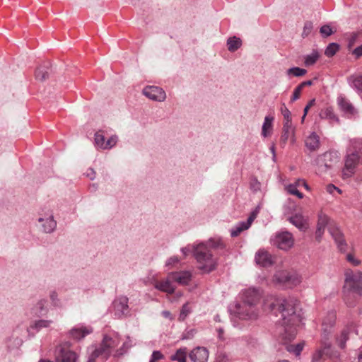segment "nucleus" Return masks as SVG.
Here are the masks:
<instances>
[{
	"label": "nucleus",
	"instance_id": "nucleus-21",
	"mask_svg": "<svg viewBox=\"0 0 362 362\" xmlns=\"http://www.w3.org/2000/svg\"><path fill=\"white\" fill-rule=\"evenodd\" d=\"M328 339L322 338L321 339V349L315 351L313 355V362H320L323 358V356L326 354V351L330 348V343L327 341Z\"/></svg>",
	"mask_w": 362,
	"mask_h": 362
},
{
	"label": "nucleus",
	"instance_id": "nucleus-39",
	"mask_svg": "<svg viewBox=\"0 0 362 362\" xmlns=\"http://www.w3.org/2000/svg\"><path fill=\"white\" fill-rule=\"evenodd\" d=\"M322 117L329 119L331 121H335L337 122H339V119L337 117V115L334 113L333 109L332 107L326 108Z\"/></svg>",
	"mask_w": 362,
	"mask_h": 362
},
{
	"label": "nucleus",
	"instance_id": "nucleus-2",
	"mask_svg": "<svg viewBox=\"0 0 362 362\" xmlns=\"http://www.w3.org/2000/svg\"><path fill=\"white\" fill-rule=\"evenodd\" d=\"M224 245L220 239L211 238L206 243L192 246L193 254L197 259L198 268L204 273H209L216 268L217 262L213 257L211 249L223 248Z\"/></svg>",
	"mask_w": 362,
	"mask_h": 362
},
{
	"label": "nucleus",
	"instance_id": "nucleus-44",
	"mask_svg": "<svg viewBox=\"0 0 362 362\" xmlns=\"http://www.w3.org/2000/svg\"><path fill=\"white\" fill-rule=\"evenodd\" d=\"M287 191L291 194L297 196L299 199H302L303 197V193H301L297 189L296 185H289L287 187Z\"/></svg>",
	"mask_w": 362,
	"mask_h": 362
},
{
	"label": "nucleus",
	"instance_id": "nucleus-28",
	"mask_svg": "<svg viewBox=\"0 0 362 362\" xmlns=\"http://www.w3.org/2000/svg\"><path fill=\"white\" fill-rule=\"evenodd\" d=\"M49 67L47 66H39L35 71L36 79L43 81L48 78L49 75Z\"/></svg>",
	"mask_w": 362,
	"mask_h": 362
},
{
	"label": "nucleus",
	"instance_id": "nucleus-54",
	"mask_svg": "<svg viewBox=\"0 0 362 362\" xmlns=\"http://www.w3.org/2000/svg\"><path fill=\"white\" fill-rule=\"evenodd\" d=\"M250 187L253 191H257L260 189V182L256 178H252L250 182Z\"/></svg>",
	"mask_w": 362,
	"mask_h": 362
},
{
	"label": "nucleus",
	"instance_id": "nucleus-59",
	"mask_svg": "<svg viewBox=\"0 0 362 362\" xmlns=\"http://www.w3.org/2000/svg\"><path fill=\"white\" fill-rule=\"evenodd\" d=\"M325 229L317 227V230L315 232L316 239L320 241L323 233H324Z\"/></svg>",
	"mask_w": 362,
	"mask_h": 362
},
{
	"label": "nucleus",
	"instance_id": "nucleus-36",
	"mask_svg": "<svg viewBox=\"0 0 362 362\" xmlns=\"http://www.w3.org/2000/svg\"><path fill=\"white\" fill-rule=\"evenodd\" d=\"M306 73H307V71L305 69H301L299 67H292V68L288 69L286 71L287 75H288V76L292 75V76H297V77L303 76Z\"/></svg>",
	"mask_w": 362,
	"mask_h": 362
},
{
	"label": "nucleus",
	"instance_id": "nucleus-58",
	"mask_svg": "<svg viewBox=\"0 0 362 362\" xmlns=\"http://www.w3.org/2000/svg\"><path fill=\"white\" fill-rule=\"evenodd\" d=\"M353 54H354L356 57H360L362 56V45L361 46L355 48L353 52Z\"/></svg>",
	"mask_w": 362,
	"mask_h": 362
},
{
	"label": "nucleus",
	"instance_id": "nucleus-42",
	"mask_svg": "<svg viewBox=\"0 0 362 362\" xmlns=\"http://www.w3.org/2000/svg\"><path fill=\"white\" fill-rule=\"evenodd\" d=\"M190 312H191V308H190L189 304L188 303L184 304L183 306L182 307L179 320L180 321H183L185 320V318H186L188 316V315L190 313Z\"/></svg>",
	"mask_w": 362,
	"mask_h": 362
},
{
	"label": "nucleus",
	"instance_id": "nucleus-24",
	"mask_svg": "<svg viewBox=\"0 0 362 362\" xmlns=\"http://www.w3.org/2000/svg\"><path fill=\"white\" fill-rule=\"evenodd\" d=\"M338 105L340 109L346 114L354 115L355 112V109L352 104L346 100L345 98L341 96L339 97L337 99Z\"/></svg>",
	"mask_w": 362,
	"mask_h": 362
},
{
	"label": "nucleus",
	"instance_id": "nucleus-23",
	"mask_svg": "<svg viewBox=\"0 0 362 362\" xmlns=\"http://www.w3.org/2000/svg\"><path fill=\"white\" fill-rule=\"evenodd\" d=\"M93 332L91 327H83L81 328H74L71 331V337L76 340H81L86 335L90 334Z\"/></svg>",
	"mask_w": 362,
	"mask_h": 362
},
{
	"label": "nucleus",
	"instance_id": "nucleus-16",
	"mask_svg": "<svg viewBox=\"0 0 362 362\" xmlns=\"http://www.w3.org/2000/svg\"><path fill=\"white\" fill-rule=\"evenodd\" d=\"M154 286L158 291L168 294L173 293L175 288L173 279L170 278V274L168 275L165 279L156 281Z\"/></svg>",
	"mask_w": 362,
	"mask_h": 362
},
{
	"label": "nucleus",
	"instance_id": "nucleus-63",
	"mask_svg": "<svg viewBox=\"0 0 362 362\" xmlns=\"http://www.w3.org/2000/svg\"><path fill=\"white\" fill-rule=\"evenodd\" d=\"M190 252V249L189 247H185L182 249V252L187 255Z\"/></svg>",
	"mask_w": 362,
	"mask_h": 362
},
{
	"label": "nucleus",
	"instance_id": "nucleus-37",
	"mask_svg": "<svg viewBox=\"0 0 362 362\" xmlns=\"http://www.w3.org/2000/svg\"><path fill=\"white\" fill-rule=\"evenodd\" d=\"M339 47L337 43H330L327 47L325 51V54L328 57H331L337 53V52L339 50Z\"/></svg>",
	"mask_w": 362,
	"mask_h": 362
},
{
	"label": "nucleus",
	"instance_id": "nucleus-32",
	"mask_svg": "<svg viewBox=\"0 0 362 362\" xmlns=\"http://www.w3.org/2000/svg\"><path fill=\"white\" fill-rule=\"evenodd\" d=\"M250 228L249 226L247 225L246 222H240L238 223L230 231V235L232 237H237L239 235L243 230H247Z\"/></svg>",
	"mask_w": 362,
	"mask_h": 362
},
{
	"label": "nucleus",
	"instance_id": "nucleus-48",
	"mask_svg": "<svg viewBox=\"0 0 362 362\" xmlns=\"http://www.w3.org/2000/svg\"><path fill=\"white\" fill-rule=\"evenodd\" d=\"M302 90H303V88L298 85L293 90V95L291 98V102H294L296 101V100H298L300 96V94H301V92H302Z\"/></svg>",
	"mask_w": 362,
	"mask_h": 362
},
{
	"label": "nucleus",
	"instance_id": "nucleus-25",
	"mask_svg": "<svg viewBox=\"0 0 362 362\" xmlns=\"http://www.w3.org/2000/svg\"><path fill=\"white\" fill-rule=\"evenodd\" d=\"M188 354L187 348H180L173 354L170 355V359L173 361L187 362Z\"/></svg>",
	"mask_w": 362,
	"mask_h": 362
},
{
	"label": "nucleus",
	"instance_id": "nucleus-41",
	"mask_svg": "<svg viewBox=\"0 0 362 362\" xmlns=\"http://www.w3.org/2000/svg\"><path fill=\"white\" fill-rule=\"evenodd\" d=\"M328 221H329V217L327 215L321 213L318 216V221H317V227L325 229L326 226L328 223Z\"/></svg>",
	"mask_w": 362,
	"mask_h": 362
},
{
	"label": "nucleus",
	"instance_id": "nucleus-45",
	"mask_svg": "<svg viewBox=\"0 0 362 362\" xmlns=\"http://www.w3.org/2000/svg\"><path fill=\"white\" fill-rule=\"evenodd\" d=\"M313 28V23L310 21H306L304 24L302 36L303 37L308 36L311 33Z\"/></svg>",
	"mask_w": 362,
	"mask_h": 362
},
{
	"label": "nucleus",
	"instance_id": "nucleus-8",
	"mask_svg": "<svg viewBox=\"0 0 362 362\" xmlns=\"http://www.w3.org/2000/svg\"><path fill=\"white\" fill-rule=\"evenodd\" d=\"M362 158L354 153L347 152V155L344 160V168L342 174L344 177H350L356 170L357 165Z\"/></svg>",
	"mask_w": 362,
	"mask_h": 362
},
{
	"label": "nucleus",
	"instance_id": "nucleus-38",
	"mask_svg": "<svg viewBox=\"0 0 362 362\" xmlns=\"http://www.w3.org/2000/svg\"><path fill=\"white\" fill-rule=\"evenodd\" d=\"M230 356L223 351H218L215 362H230Z\"/></svg>",
	"mask_w": 362,
	"mask_h": 362
},
{
	"label": "nucleus",
	"instance_id": "nucleus-57",
	"mask_svg": "<svg viewBox=\"0 0 362 362\" xmlns=\"http://www.w3.org/2000/svg\"><path fill=\"white\" fill-rule=\"evenodd\" d=\"M315 99H313V100L309 101V103L307 104V105L304 108V111H303L304 112V117L306 116L308 110H310V108L311 107H313L315 105Z\"/></svg>",
	"mask_w": 362,
	"mask_h": 362
},
{
	"label": "nucleus",
	"instance_id": "nucleus-26",
	"mask_svg": "<svg viewBox=\"0 0 362 362\" xmlns=\"http://www.w3.org/2000/svg\"><path fill=\"white\" fill-rule=\"evenodd\" d=\"M348 152L356 154L362 158V139H354L351 140Z\"/></svg>",
	"mask_w": 362,
	"mask_h": 362
},
{
	"label": "nucleus",
	"instance_id": "nucleus-51",
	"mask_svg": "<svg viewBox=\"0 0 362 362\" xmlns=\"http://www.w3.org/2000/svg\"><path fill=\"white\" fill-rule=\"evenodd\" d=\"M163 358V355L159 351H154L151 355L150 362H156Z\"/></svg>",
	"mask_w": 362,
	"mask_h": 362
},
{
	"label": "nucleus",
	"instance_id": "nucleus-18",
	"mask_svg": "<svg viewBox=\"0 0 362 362\" xmlns=\"http://www.w3.org/2000/svg\"><path fill=\"white\" fill-rule=\"evenodd\" d=\"M170 278H173L174 284L186 285L191 281L192 274L188 271H180L170 273Z\"/></svg>",
	"mask_w": 362,
	"mask_h": 362
},
{
	"label": "nucleus",
	"instance_id": "nucleus-47",
	"mask_svg": "<svg viewBox=\"0 0 362 362\" xmlns=\"http://www.w3.org/2000/svg\"><path fill=\"white\" fill-rule=\"evenodd\" d=\"M320 32L324 37H328L332 34V30L328 25L322 26L320 28Z\"/></svg>",
	"mask_w": 362,
	"mask_h": 362
},
{
	"label": "nucleus",
	"instance_id": "nucleus-3",
	"mask_svg": "<svg viewBox=\"0 0 362 362\" xmlns=\"http://www.w3.org/2000/svg\"><path fill=\"white\" fill-rule=\"evenodd\" d=\"M252 296H246L245 298L235 303L230 308L232 315L242 320H253L257 317L254 300Z\"/></svg>",
	"mask_w": 362,
	"mask_h": 362
},
{
	"label": "nucleus",
	"instance_id": "nucleus-34",
	"mask_svg": "<svg viewBox=\"0 0 362 362\" xmlns=\"http://www.w3.org/2000/svg\"><path fill=\"white\" fill-rule=\"evenodd\" d=\"M353 87H354L358 91L362 92V76H352L349 78Z\"/></svg>",
	"mask_w": 362,
	"mask_h": 362
},
{
	"label": "nucleus",
	"instance_id": "nucleus-4",
	"mask_svg": "<svg viewBox=\"0 0 362 362\" xmlns=\"http://www.w3.org/2000/svg\"><path fill=\"white\" fill-rule=\"evenodd\" d=\"M119 343L117 335L113 337L104 336L100 348L95 349L88 362H94L95 358L101 357L103 360L107 359L110 355L112 349L116 348Z\"/></svg>",
	"mask_w": 362,
	"mask_h": 362
},
{
	"label": "nucleus",
	"instance_id": "nucleus-15",
	"mask_svg": "<svg viewBox=\"0 0 362 362\" xmlns=\"http://www.w3.org/2000/svg\"><path fill=\"white\" fill-rule=\"evenodd\" d=\"M128 298L126 296H121L113 301V308H115V315L120 317L125 316L128 313Z\"/></svg>",
	"mask_w": 362,
	"mask_h": 362
},
{
	"label": "nucleus",
	"instance_id": "nucleus-55",
	"mask_svg": "<svg viewBox=\"0 0 362 362\" xmlns=\"http://www.w3.org/2000/svg\"><path fill=\"white\" fill-rule=\"evenodd\" d=\"M283 130L284 131V130H287V131L294 132V129H293V128L292 127L291 119H290V120H284Z\"/></svg>",
	"mask_w": 362,
	"mask_h": 362
},
{
	"label": "nucleus",
	"instance_id": "nucleus-50",
	"mask_svg": "<svg viewBox=\"0 0 362 362\" xmlns=\"http://www.w3.org/2000/svg\"><path fill=\"white\" fill-rule=\"evenodd\" d=\"M281 114L284 116V120H290L291 119V112L286 107L285 104H283L281 107Z\"/></svg>",
	"mask_w": 362,
	"mask_h": 362
},
{
	"label": "nucleus",
	"instance_id": "nucleus-22",
	"mask_svg": "<svg viewBox=\"0 0 362 362\" xmlns=\"http://www.w3.org/2000/svg\"><path fill=\"white\" fill-rule=\"evenodd\" d=\"M305 145L310 151H317L320 145L319 136L316 133L313 132L305 139Z\"/></svg>",
	"mask_w": 362,
	"mask_h": 362
},
{
	"label": "nucleus",
	"instance_id": "nucleus-7",
	"mask_svg": "<svg viewBox=\"0 0 362 362\" xmlns=\"http://www.w3.org/2000/svg\"><path fill=\"white\" fill-rule=\"evenodd\" d=\"M344 289L345 292L362 293V273L348 269L345 272Z\"/></svg>",
	"mask_w": 362,
	"mask_h": 362
},
{
	"label": "nucleus",
	"instance_id": "nucleus-49",
	"mask_svg": "<svg viewBox=\"0 0 362 362\" xmlns=\"http://www.w3.org/2000/svg\"><path fill=\"white\" fill-rule=\"evenodd\" d=\"M259 207H257L253 211L251 212L250 216L248 217L246 223L247 225L250 226L252 223L254 221V220L256 218L257 214H259Z\"/></svg>",
	"mask_w": 362,
	"mask_h": 362
},
{
	"label": "nucleus",
	"instance_id": "nucleus-33",
	"mask_svg": "<svg viewBox=\"0 0 362 362\" xmlns=\"http://www.w3.org/2000/svg\"><path fill=\"white\" fill-rule=\"evenodd\" d=\"M95 144L98 148L104 150L105 138L102 131H98L95 134Z\"/></svg>",
	"mask_w": 362,
	"mask_h": 362
},
{
	"label": "nucleus",
	"instance_id": "nucleus-40",
	"mask_svg": "<svg viewBox=\"0 0 362 362\" xmlns=\"http://www.w3.org/2000/svg\"><path fill=\"white\" fill-rule=\"evenodd\" d=\"M360 33H352L348 40V47L351 49L357 42H360Z\"/></svg>",
	"mask_w": 362,
	"mask_h": 362
},
{
	"label": "nucleus",
	"instance_id": "nucleus-61",
	"mask_svg": "<svg viewBox=\"0 0 362 362\" xmlns=\"http://www.w3.org/2000/svg\"><path fill=\"white\" fill-rule=\"evenodd\" d=\"M312 84H313V81L308 80V81L302 82L299 85L303 88L304 87H305L307 86H311Z\"/></svg>",
	"mask_w": 362,
	"mask_h": 362
},
{
	"label": "nucleus",
	"instance_id": "nucleus-56",
	"mask_svg": "<svg viewBox=\"0 0 362 362\" xmlns=\"http://www.w3.org/2000/svg\"><path fill=\"white\" fill-rule=\"evenodd\" d=\"M129 347V346L127 344V343L124 342L123 344V347L119 348V349L117 350L116 355H117V356L123 355L124 354V352L126 351L127 349H128Z\"/></svg>",
	"mask_w": 362,
	"mask_h": 362
},
{
	"label": "nucleus",
	"instance_id": "nucleus-60",
	"mask_svg": "<svg viewBox=\"0 0 362 362\" xmlns=\"http://www.w3.org/2000/svg\"><path fill=\"white\" fill-rule=\"evenodd\" d=\"M178 262H179L178 258H177V257H170V258L168 260V262H167L166 264H167V265H171V264H175V263H177Z\"/></svg>",
	"mask_w": 362,
	"mask_h": 362
},
{
	"label": "nucleus",
	"instance_id": "nucleus-43",
	"mask_svg": "<svg viewBox=\"0 0 362 362\" xmlns=\"http://www.w3.org/2000/svg\"><path fill=\"white\" fill-rule=\"evenodd\" d=\"M118 141V137L116 135H113L110 137L105 144L104 150L110 149L115 146Z\"/></svg>",
	"mask_w": 362,
	"mask_h": 362
},
{
	"label": "nucleus",
	"instance_id": "nucleus-31",
	"mask_svg": "<svg viewBox=\"0 0 362 362\" xmlns=\"http://www.w3.org/2000/svg\"><path fill=\"white\" fill-rule=\"evenodd\" d=\"M320 55L317 50H313L311 54H307L304 57V64L306 66L313 65L318 59Z\"/></svg>",
	"mask_w": 362,
	"mask_h": 362
},
{
	"label": "nucleus",
	"instance_id": "nucleus-20",
	"mask_svg": "<svg viewBox=\"0 0 362 362\" xmlns=\"http://www.w3.org/2000/svg\"><path fill=\"white\" fill-rule=\"evenodd\" d=\"M38 222L42 223L43 231L47 233H52L57 227V222L54 219L52 215H50L45 218H39Z\"/></svg>",
	"mask_w": 362,
	"mask_h": 362
},
{
	"label": "nucleus",
	"instance_id": "nucleus-17",
	"mask_svg": "<svg viewBox=\"0 0 362 362\" xmlns=\"http://www.w3.org/2000/svg\"><path fill=\"white\" fill-rule=\"evenodd\" d=\"M255 261L257 264L264 267L271 266L274 263L272 255L264 250H259L256 253Z\"/></svg>",
	"mask_w": 362,
	"mask_h": 362
},
{
	"label": "nucleus",
	"instance_id": "nucleus-62",
	"mask_svg": "<svg viewBox=\"0 0 362 362\" xmlns=\"http://www.w3.org/2000/svg\"><path fill=\"white\" fill-rule=\"evenodd\" d=\"M87 176L90 177V180H93L95 177V173L93 169L90 170V173H87Z\"/></svg>",
	"mask_w": 362,
	"mask_h": 362
},
{
	"label": "nucleus",
	"instance_id": "nucleus-14",
	"mask_svg": "<svg viewBox=\"0 0 362 362\" xmlns=\"http://www.w3.org/2000/svg\"><path fill=\"white\" fill-rule=\"evenodd\" d=\"M188 356L190 362H207L209 352L206 348L197 347L190 351Z\"/></svg>",
	"mask_w": 362,
	"mask_h": 362
},
{
	"label": "nucleus",
	"instance_id": "nucleus-9",
	"mask_svg": "<svg viewBox=\"0 0 362 362\" xmlns=\"http://www.w3.org/2000/svg\"><path fill=\"white\" fill-rule=\"evenodd\" d=\"M57 362H76V354L67 345H61L55 351Z\"/></svg>",
	"mask_w": 362,
	"mask_h": 362
},
{
	"label": "nucleus",
	"instance_id": "nucleus-19",
	"mask_svg": "<svg viewBox=\"0 0 362 362\" xmlns=\"http://www.w3.org/2000/svg\"><path fill=\"white\" fill-rule=\"evenodd\" d=\"M354 325L353 324H351L347 325L340 332L339 335H338L337 337V343L339 347H340L341 349H345L346 341L349 339V333L354 332Z\"/></svg>",
	"mask_w": 362,
	"mask_h": 362
},
{
	"label": "nucleus",
	"instance_id": "nucleus-30",
	"mask_svg": "<svg viewBox=\"0 0 362 362\" xmlns=\"http://www.w3.org/2000/svg\"><path fill=\"white\" fill-rule=\"evenodd\" d=\"M227 45L230 52H235L241 46V40L236 37H230L227 41Z\"/></svg>",
	"mask_w": 362,
	"mask_h": 362
},
{
	"label": "nucleus",
	"instance_id": "nucleus-27",
	"mask_svg": "<svg viewBox=\"0 0 362 362\" xmlns=\"http://www.w3.org/2000/svg\"><path fill=\"white\" fill-rule=\"evenodd\" d=\"M289 221L300 230H305L307 228L305 221L303 216L300 214H296L295 216L290 217Z\"/></svg>",
	"mask_w": 362,
	"mask_h": 362
},
{
	"label": "nucleus",
	"instance_id": "nucleus-12",
	"mask_svg": "<svg viewBox=\"0 0 362 362\" xmlns=\"http://www.w3.org/2000/svg\"><path fill=\"white\" fill-rule=\"evenodd\" d=\"M329 231L332 237L334 240L335 243L337 245L338 249L341 252H345L347 251L348 245L344 238V235L338 227L334 226H330L329 227Z\"/></svg>",
	"mask_w": 362,
	"mask_h": 362
},
{
	"label": "nucleus",
	"instance_id": "nucleus-5",
	"mask_svg": "<svg viewBox=\"0 0 362 362\" xmlns=\"http://www.w3.org/2000/svg\"><path fill=\"white\" fill-rule=\"evenodd\" d=\"M273 282L282 288H292L301 282V277L296 272L282 270L274 274Z\"/></svg>",
	"mask_w": 362,
	"mask_h": 362
},
{
	"label": "nucleus",
	"instance_id": "nucleus-10",
	"mask_svg": "<svg viewBox=\"0 0 362 362\" xmlns=\"http://www.w3.org/2000/svg\"><path fill=\"white\" fill-rule=\"evenodd\" d=\"M274 245L281 250H288L293 245L292 234L288 231L276 234L274 239Z\"/></svg>",
	"mask_w": 362,
	"mask_h": 362
},
{
	"label": "nucleus",
	"instance_id": "nucleus-29",
	"mask_svg": "<svg viewBox=\"0 0 362 362\" xmlns=\"http://www.w3.org/2000/svg\"><path fill=\"white\" fill-rule=\"evenodd\" d=\"M274 120V117L271 116H266L264 118V122L262 125V134L263 136L267 137L270 131L272 129V122Z\"/></svg>",
	"mask_w": 362,
	"mask_h": 362
},
{
	"label": "nucleus",
	"instance_id": "nucleus-1",
	"mask_svg": "<svg viewBox=\"0 0 362 362\" xmlns=\"http://www.w3.org/2000/svg\"><path fill=\"white\" fill-rule=\"evenodd\" d=\"M264 307L269 308L276 314L279 313L282 317V325L284 331L281 334L282 343L290 353L296 356L300 354L305 346V342L301 341L296 345L291 344L296 337L297 327L300 325L303 319V313L299 303L295 298L291 296H266L263 299Z\"/></svg>",
	"mask_w": 362,
	"mask_h": 362
},
{
	"label": "nucleus",
	"instance_id": "nucleus-13",
	"mask_svg": "<svg viewBox=\"0 0 362 362\" xmlns=\"http://www.w3.org/2000/svg\"><path fill=\"white\" fill-rule=\"evenodd\" d=\"M336 312L331 310L328 312L327 316L324 317L322 322V337L329 339V329L333 327L336 322Z\"/></svg>",
	"mask_w": 362,
	"mask_h": 362
},
{
	"label": "nucleus",
	"instance_id": "nucleus-6",
	"mask_svg": "<svg viewBox=\"0 0 362 362\" xmlns=\"http://www.w3.org/2000/svg\"><path fill=\"white\" fill-rule=\"evenodd\" d=\"M320 173H325L339 162V156L337 151H328L317 157L315 160Z\"/></svg>",
	"mask_w": 362,
	"mask_h": 362
},
{
	"label": "nucleus",
	"instance_id": "nucleus-46",
	"mask_svg": "<svg viewBox=\"0 0 362 362\" xmlns=\"http://www.w3.org/2000/svg\"><path fill=\"white\" fill-rule=\"evenodd\" d=\"M51 323H52L51 321L41 320L34 322V327H35L37 329H41L42 327H49Z\"/></svg>",
	"mask_w": 362,
	"mask_h": 362
},
{
	"label": "nucleus",
	"instance_id": "nucleus-35",
	"mask_svg": "<svg viewBox=\"0 0 362 362\" xmlns=\"http://www.w3.org/2000/svg\"><path fill=\"white\" fill-rule=\"evenodd\" d=\"M294 132L287 131V130H283L281 139H280V143L282 147H284L285 144H286L287 141L290 137L291 138V142H294L295 139L293 138Z\"/></svg>",
	"mask_w": 362,
	"mask_h": 362
},
{
	"label": "nucleus",
	"instance_id": "nucleus-53",
	"mask_svg": "<svg viewBox=\"0 0 362 362\" xmlns=\"http://www.w3.org/2000/svg\"><path fill=\"white\" fill-rule=\"evenodd\" d=\"M346 260L351 264H352L354 266H357L360 264V261L356 259L354 256L351 253L347 254Z\"/></svg>",
	"mask_w": 362,
	"mask_h": 362
},
{
	"label": "nucleus",
	"instance_id": "nucleus-11",
	"mask_svg": "<svg viewBox=\"0 0 362 362\" xmlns=\"http://www.w3.org/2000/svg\"><path fill=\"white\" fill-rule=\"evenodd\" d=\"M142 92L146 97L152 100L162 102L166 98L165 92L158 86H146L143 89Z\"/></svg>",
	"mask_w": 362,
	"mask_h": 362
},
{
	"label": "nucleus",
	"instance_id": "nucleus-64",
	"mask_svg": "<svg viewBox=\"0 0 362 362\" xmlns=\"http://www.w3.org/2000/svg\"><path fill=\"white\" fill-rule=\"evenodd\" d=\"M358 362H362V349L358 354Z\"/></svg>",
	"mask_w": 362,
	"mask_h": 362
},
{
	"label": "nucleus",
	"instance_id": "nucleus-52",
	"mask_svg": "<svg viewBox=\"0 0 362 362\" xmlns=\"http://www.w3.org/2000/svg\"><path fill=\"white\" fill-rule=\"evenodd\" d=\"M326 190L328 193L331 194H334L335 192H338L339 194L341 193V191L338 187H335L332 184H329L326 187Z\"/></svg>",
	"mask_w": 362,
	"mask_h": 362
}]
</instances>
